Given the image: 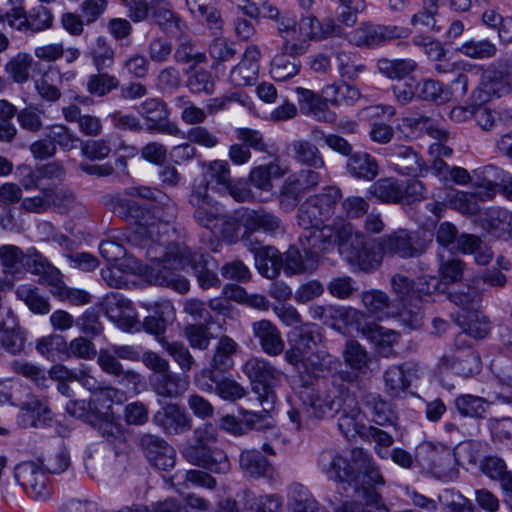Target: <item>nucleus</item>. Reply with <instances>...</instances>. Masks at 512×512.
<instances>
[{
  "instance_id": "obj_47",
  "label": "nucleus",
  "mask_w": 512,
  "mask_h": 512,
  "mask_svg": "<svg viewBox=\"0 0 512 512\" xmlns=\"http://www.w3.org/2000/svg\"><path fill=\"white\" fill-rule=\"evenodd\" d=\"M22 201V190L14 183H4L0 186V225L4 229L13 226V209L11 205Z\"/></svg>"
},
{
  "instance_id": "obj_1",
  "label": "nucleus",
  "mask_w": 512,
  "mask_h": 512,
  "mask_svg": "<svg viewBox=\"0 0 512 512\" xmlns=\"http://www.w3.org/2000/svg\"><path fill=\"white\" fill-rule=\"evenodd\" d=\"M341 190L335 186L323 189L319 194L309 196L299 207L297 224L303 229L299 243L306 253L317 257L333 251L336 247L341 255L344 242L359 241L360 236L350 223H334L333 225L320 224L329 219L340 200Z\"/></svg>"
},
{
  "instance_id": "obj_35",
  "label": "nucleus",
  "mask_w": 512,
  "mask_h": 512,
  "mask_svg": "<svg viewBox=\"0 0 512 512\" xmlns=\"http://www.w3.org/2000/svg\"><path fill=\"white\" fill-rule=\"evenodd\" d=\"M262 350L270 356H278L284 352V341L278 328L270 321L261 320L252 325Z\"/></svg>"
},
{
  "instance_id": "obj_25",
  "label": "nucleus",
  "mask_w": 512,
  "mask_h": 512,
  "mask_svg": "<svg viewBox=\"0 0 512 512\" xmlns=\"http://www.w3.org/2000/svg\"><path fill=\"white\" fill-rule=\"evenodd\" d=\"M441 370L452 371L463 377L472 376L480 371L479 356L472 350H454L445 353L439 360Z\"/></svg>"
},
{
  "instance_id": "obj_63",
  "label": "nucleus",
  "mask_w": 512,
  "mask_h": 512,
  "mask_svg": "<svg viewBox=\"0 0 512 512\" xmlns=\"http://www.w3.org/2000/svg\"><path fill=\"white\" fill-rule=\"evenodd\" d=\"M119 360L112 350L107 348L99 351L97 362L102 371L109 375L123 379L134 378L136 376L134 371L124 369Z\"/></svg>"
},
{
  "instance_id": "obj_61",
  "label": "nucleus",
  "mask_w": 512,
  "mask_h": 512,
  "mask_svg": "<svg viewBox=\"0 0 512 512\" xmlns=\"http://www.w3.org/2000/svg\"><path fill=\"white\" fill-rule=\"evenodd\" d=\"M113 412L99 411L98 416L92 425L108 442L114 443L125 438L124 429L121 424L113 419Z\"/></svg>"
},
{
  "instance_id": "obj_20",
  "label": "nucleus",
  "mask_w": 512,
  "mask_h": 512,
  "mask_svg": "<svg viewBox=\"0 0 512 512\" xmlns=\"http://www.w3.org/2000/svg\"><path fill=\"white\" fill-rule=\"evenodd\" d=\"M343 35V27L336 23L334 19L327 18L320 22L316 17L309 15L303 16L299 20L296 41L291 43H303L308 47L309 40H323L328 37H337Z\"/></svg>"
},
{
  "instance_id": "obj_42",
  "label": "nucleus",
  "mask_w": 512,
  "mask_h": 512,
  "mask_svg": "<svg viewBox=\"0 0 512 512\" xmlns=\"http://www.w3.org/2000/svg\"><path fill=\"white\" fill-rule=\"evenodd\" d=\"M288 512H319L318 502L309 489L300 483H293L287 492Z\"/></svg>"
},
{
  "instance_id": "obj_62",
  "label": "nucleus",
  "mask_w": 512,
  "mask_h": 512,
  "mask_svg": "<svg viewBox=\"0 0 512 512\" xmlns=\"http://www.w3.org/2000/svg\"><path fill=\"white\" fill-rule=\"evenodd\" d=\"M455 406L462 416L483 418L486 415L489 403L482 397L462 394L455 399Z\"/></svg>"
},
{
  "instance_id": "obj_10",
  "label": "nucleus",
  "mask_w": 512,
  "mask_h": 512,
  "mask_svg": "<svg viewBox=\"0 0 512 512\" xmlns=\"http://www.w3.org/2000/svg\"><path fill=\"white\" fill-rule=\"evenodd\" d=\"M411 30L398 25L375 24L370 21L361 22L356 28L346 32L343 37L350 45L357 48L375 49L395 39L409 37Z\"/></svg>"
},
{
  "instance_id": "obj_27",
  "label": "nucleus",
  "mask_w": 512,
  "mask_h": 512,
  "mask_svg": "<svg viewBox=\"0 0 512 512\" xmlns=\"http://www.w3.org/2000/svg\"><path fill=\"white\" fill-rule=\"evenodd\" d=\"M53 413L45 399L31 397L22 403L17 421L23 428H39L47 426Z\"/></svg>"
},
{
  "instance_id": "obj_54",
  "label": "nucleus",
  "mask_w": 512,
  "mask_h": 512,
  "mask_svg": "<svg viewBox=\"0 0 512 512\" xmlns=\"http://www.w3.org/2000/svg\"><path fill=\"white\" fill-rule=\"evenodd\" d=\"M417 97L438 104L446 103L453 99V93L444 87L438 80L424 79L417 83Z\"/></svg>"
},
{
  "instance_id": "obj_48",
  "label": "nucleus",
  "mask_w": 512,
  "mask_h": 512,
  "mask_svg": "<svg viewBox=\"0 0 512 512\" xmlns=\"http://www.w3.org/2000/svg\"><path fill=\"white\" fill-rule=\"evenodd\" d=\"M62 79L63 75L57 67H49L42 77L35 81V88L43 100L56 102L61 97Z\"/></svg>"
},
{
  "instance_id": "obj_46",
  "label": "nucleus",
  "mask_w": 512,
  "mask_h": 512,
  "mask_svg": "<svg viewBox=\"0 0 512 512\" xmlns=\"http://www.w3.org/2000/svg\"><path fill=\"white\" fill-rule=\"evenodd\" d=\"M337 71L341 78L354 81L366 71L359 55L351 50H338L334 54Z\"/></svg>"
},
{
  "instance_id": "obj_19",
  "label": "nucleus",
  "mask_w": 512,
  "mask_h": 512,
  "mask_svg": "<svg viewBox=\"0 0 512 512\" xmlns=\"http://www.w3.org/2000/svg\"><path fill=\"white\" fill-rule=\"evenodd\" d=\"M306 52V45L303 43H283L281 53L274 56L271 62L270 74L276 81H285L294 77L300 70V62L297 56Z\"/></svg>"
},
{
  "instance_id": "obj_11",
  "label": "nucleus",
  "mask_w": 512,
  "mask_h": 512,
  "mask_svg": "<svg viewBox=\"0 0 512 512\" xmlns=\"http://www.w3.org/2000/svg\"><path fill=\"white\" fill-rule=\"evenodd\" d=\"M238 6L246 15L256 18L260 15L276 23L278 33L285 41H296L299 21L289 11L280 12L268 0H229Z\"/></svg>"
},
{
  "instance_id": "obj_3",
  "label": "nucleus",
  "mask_w": 512,
  "mask_h": 512,
  "mask_svg": "<svg viewBox=\"0 0 512 512\" xmlns=\"http://www.w3.org/2000/svg\"><path fill=\"white\" fill-rule=\"evenodd\" d=\"M186 230L182 226V233H173L171 230L157 233L141 244H133L139 249H145V255L153 265L150 268V277L155 284L171 288L181 294L188 292L189 281L181 274L190 266L191 250L184 243Z\"/></svg>"
},
{
  "instance_id": "obj_26",
  "label": "nucleus",
  "mask_w": 512,
  "mask_h": 512,
  "mask_svg": "<svg viewBox=\"0 0 512 512\" xmlns=\"http://www.w3.org/2000/svg\"><path fill=\"white\" fill-rule=\"evenodd\" d=\"M152 390L164 398H178L189 388L190 380L187 374H178L171 369L163 374H152L149 378Z\"/></svg>"
},
{
  "instance_id": "obj_17",
  "label": "nucleus",
  "mask_w": 512,
  "mask_h": 512,
  "mask_svg": "<svg viewBox=\"0 0 512 512\" xmlns=\"http://www.w3.org/2000/svg\"><path fill=\"white\" fill-rule=\"evenodd\" d=\"M106 316L126 332L138 330L139 321L132 302L119 292H112L103 300Z\"/></svg>"
},
{
  "instance_id": "obj_33",
  "label": "nucleus",
  "mask_w": 512,
  "mask_h": 512,
  "mask_svg": "<svg viewBox=\"0 0 512 512\" xmlns=\"http://www.w3.org/2000/svg\"><path fill=\"white\" fill-rule=\"evenodd\" d=\"M482 226L494 237L512 240V212L507 209L488 208L484 212Z\"/></svg>"
},
{
  "instance_id": "obj_15",
  "label": "nucleus",
  "mask_w": 512,
  "mask_h": 512,
  "mask_svg": "<svg viewBox=\"0 0 512 512\" xmlns=\"http://www.w3.org/2000/svg\"><path fill=\"white\" fill-rule=\"evenodd\" d=\"M14 476L27 495L34 500H46L52 494L49 478L34 462H22L15 467Z\"/></svg>"
},
{
  "instance_id": "obj_6",
  "label": "nucleus",
  "mask_w": 512,
  "mask_h": 512,
  "mask_svg": "<svg viewBox=\"0 0 512 512\" xmlns=\"http://www.w3.org/2000/svg\"><path fill=\"white\" fill-rule=\"evenodd\" d=\"M243 372L250 379L252 390L263 407L264 414L249 413L246 421L252 428L269 430L274 435L275 422L270 415L277 402L275 389L285 377L282 370L264 358L252 357L243 365Z\"/></svg>"
},
{
  "instance_id": "obj_4",
  "label": "nucleus",
  "mask_w": 512,
  "mask_h": 512,
  "mask_svg": "<svg viewBox=\"0 0 512 512\" xmlns=\"http://www.w3.org/2000/svg\"><path fill=\"white\" fill-rule=\"evenodd\" d=\"M361 240L344 242L341 257L353 269L372 271L379 267L385 255L402 258L417 257L426 248L418 232L399 229L382 237L377 243L371 242L363 233L355 231Z\"/></svg>"
},
{
  "instance_id": "obj_49",
  "label": "nucleus",
  "mask_w": 512,
  "mask_h": 512,
  "mask_svg": "<svg viewBox=\"0 0 512 512\" xmlns=\"http://www.w3.org/2000/svg\"><path fill=\"white\" fill-rule=\"evenodd\" d=\"M149 16L163 29L174 26L182 31L185 27L184 22L172 10V5L169 0H150Z\"/></svg>"
},
{
  "instance_id": "obj_43",
  "label": "nucleus",
  "mask_w": 512,
  "mask_h": 512,
  "mask_svg": "<svg viewBox=\"0 0 512 512\" xmlns=\"http://www.w3.org/2000/svg\"><path fill=\"white\" fill-rule=\"evenodd\" d=\"M243 220L245 227L252 231L262 230L271 235L284 232L281 220L273 213L264 210L249 211Z\"/></svg>"
},
{
  "instance_id": "obj_29",
  "label": "nucleus",
  "mask_w": 512,
  "mask_h": 512,
  "mask_svg": "<svg viewBox=\"0 0 512 512\" xmlns=\"http://www.w3.org/2000/svg\"><path fill=\"white\" fill-rule=\"evenodd\" d=\"M259 58L258 47H247L242 60L230 71L231 83L238 87L252 85L258 76Z\"/></svg>"
},
{
  "instance_id": "obj_32",
  "label": "nucleus",
  "mask_w": 512,
  "mask_h": 512,
  "mask_svg": "<svg viewBox=\"0 0 512 512\" xmlns=\"http://www.w3.org/2000/svg\"><path fill=\"white\" fill-rule=\"evenodd\" d=\"M174 315V307L170 301L155 302L152 314L145 317L143 321L144 330L147 333L153 334L160 344L161 339H167L164 334L167 326L173 321Z\"/></svg>"
},
{
  "instance_id": "obj_37",
  "label": "nucleus",
  "mask_w": 512,
  "mask_h": 512,
  "mask_svg": "<svg viewBox=\"0 0 512 512\" xmlns=\"http://www.w3.org/2000/svg\"><path fill=\"white\" fill-rule=\"evenodd\" d=\"M385 155L396 157L401 160H411L396 169L399 173L404 175L425 176L428 173V168L422 157L414 151L411 147L405 145H394L385 150Z\"/></svg>"
},
{
  "instance_id": "obj_57",
  "label": "nucleus",
  "mask_w": 512,
  "mask_h": 512,
  "mask_svg": "<svg viewBox=\"0 0 512 512\" xmlns=\"http://www.w3.org/2000/svg\"><path fill=\"white\" fill-rule=\"evenodd\" d=\"M160 345L173 361L177 363L183 374L191 371L196 361L183 342L161 339Z\"/></svg>"
},
{
  "instance_id": "obj_39",
  "label": "nucleus",
  "mask_w": 512,
  "mask_h": 512,
  "mask_svg": "<svg viewBox=\"0 0 512 512\" xmlns=\"http://www.w3.org/2000/svg\"><path fill=\"white\" fill-rule=\"evenodd\" d=\"M255 264L262 276L274 279L280 273L284 259L275 247L264 246L255 250Z\"/></svg>"
},
{
  "instance_id": "obj_36",
  "label": "nucleus",
  "mask_w": 512,
  "mask_h": 512,
  "mask_svg": "<svg viewBox=\"0 0 512 512\" xmlns=\"http://www.w3.org/2000/svg\"><path fill=\"white\" fill-rule=\"evenodd\" d=\"M190 267L202 288L208 289L220 284L216 274L217 264L208 254L191 251Z\"/></svg>"
},
{
  "instance_id": "obj_16",
  "label": "nucleus",
  "mask_w": 512,
  "mask_h": 512,
  "mask_svg": "<svg viewBox=\"0 0 512 512\" xmlns=\"http://www.w3.org/2000/svg\"><path fill=\"white\" fill-rule=\"evenodd\" d=\"M416 460L435 477L444 479L453 465L454 454L441 443L423 442L417 447Z\"/></svg>"
},
{
  "instance_id": "obj_8",
  "label": "nucleus",
  "mask_w": 512,
  "mask_h": 512,
  "mask_svg": "<svg viewBox=\"0 0 512 512\" xmlns=\"http://www.w3.org/2000/svg\"><path fill=\"white\" fill-rule=\"evenodd\" d=\"M449 299L461 308L455 316L456 324L475 339H483L490 331L486 317L478 310L480 293L471 287H463L449 293Z\"/></svg>"
},
{
  "instance_id": "obj_44",
  "label": "nucleus",
  "mask_w": 512,
  "mask_h": 512,
  "mask_svg": "<svg viewBox=\"0 0 512 512\" xmlns=\"http://www.w3.org/2000/svg\"><path fill=\"white\" fill-rule=\"evenodd\" d=\"M85 56L92 60L98 72L108 70L114 65L115 52L104 36H98L90 42Z\"/></svg>"
},
{
  "instance_id": "obj_28",
  "label": "nucleus",
  "mask_w": 512,
  "mask_h": 512,
  "mask_svg": "<svg viewBox=\"0 0 512 512\" xmlns=\"http://www.w3.org/2000/svg\"><path fill=\"white\" fill-rule=\"evenodd\" d=\"M239 466L249 477L264 478L270 482L277 480L278 475L273 465L256 449H245L240 453Z\"/></svg>"
},
{
  "instance_id": "obj_31",
  "label": "nucleus",
  "mask_w": 512,
  "mask_h": 512,
  "mask_svg": "<svg viewBox=\"0 0 512 512\" xmlns=\"http://www.w3.org/2000/svg\"><path fill=\"white\" fill-rule=\"evenodd\" d=\"M224 364V337L221 336L213 357L212 370L205 371L201 377L195 378L196 385L204 391L215 392L224 398V377L220 375Z\"/></svg>"
},
{
  "instance_id": "obj_64",
  "label": "nucleus",
  "mask_w": 512,
  "mask_h": 512,
  "mask_svg": "<svg viewBox=\"0 0 512 512\" xmlns=\"http://www.w3.org/2000/svg\"><path fill=\"white\" fill-rule=\"evenodd\" d=\"M119 86L120 82L116 76L100 71L88 76L86 89L94 96L103 97Z\"/></svg>"
},
{
  "instance_id": "obj_52",
  "label": "nucleus",
  "mask_w": 512,
  "mask_h": 512,
  "mask_svg": "<svg viewBox=\"0 0 512 512\" xmlns=\"http://www.w3.org/2000/svg\"><path fill=\"white\" fill-rule=\"evenodd\" d=\"M16 296L35 314L45 315L51 310L48 299L40 294L37 287L31 284L19 285L16 289Z\"/></svg>"
},
{
  "instance_id": "obj_22",
  "label": "nucleus",
  "mask_w": 512,
  "mask_h": 512,
  "mask_svg": "<svg viewBox=\"0 0 512 512\" xmlns=\"http://www.w3.org/2000/svg\"><path fill=\"white\" fill-rule=\"evenodd\" d=\"M243 509L236 501L226 500V512H282L283 497L276 493L255 495L245 492L242 496Z\"/></svg>"
},
{
  "instance_id": "obj_60",
  "label": "nucleus",
  "mask_w": 512,
  "mask_h": 512,
  "mask_svg": "<svg viewBox=\"0 0 512 512\" xmlns=\"http://www.w3.org/2000/svg\"><path fill=\"white\" fill-rule=\"evenodd\" d=\"M343 357L346 364L354 371L361 374L368 372L370 358L365 348L359 342L354 340L348 341L343 350Z\"/></svg>"
},
{
  "instance_id": "obj_59",
  "label": "nucleus",
  "mask_w": 512,
  "mask_h": 512,
  "mask_svg": "<svg viewBox=\"0 0 512 512\" xmlns=\"http://www.w3.org/2000/svg\"><path fill=\"white\" fill-rule=\"evenodd\" d=\"M26 251L13 244H3L0 246V264L3 272L15 276L22 271Z\"/></svg>"
},
{
  "instance_id": "obj_34",
  "label": "nucleus",
  "mask_w": 512,
  "mask_h": 512,
  "mask_svg": "<svg viewBox=\"0 0 512 512\" xmlns=\"http://www.w3.org/2000/svg\"><path fill=\"white\" fill-rule=\"evenodd\" d=\"M28 272L40 276L49 285L60 282V271L35 247L26 250L24 266Z\"/></svg>"
},
{
  "instance_id": "obj_41",
  "label": "nucleus",
  "mask_w": 512,
  "mask_h": 512,
  "mask_svg": "<svg viewBox=\"0 0 512 512\" xmlns=\"http://www.w3.org/2000/svg\"><path fill=\"white\" fill-rule=\"evenodd\" d=\"M292 158L302 164L314 169L325 167V161L317 146L308 140L297 139L289 144Z\"/></svg>"
},
{
  "instance_id": "obj_45",
  "label": "nucleus",
  "mask_w": 512,
  "mask_h": 512,
  "mask_svg": "<svg viewBox=\"0 0 512 512\" xmlns=\"http://www.w3.org/2000/svg\"><path fill=\"white\" fill-rule=\"evenodd\" d=\"M351 176L364 181H372L379 173L378 163L368 153H355L351 155L346 164Z\"/></svg>"
},
{
  "instance_id": "obj_7",
  "label": "nucleus",
  "mask_w": 512,
  "mask_h": 512,
  "mask_svg": "<svg viewBox=\"0 0 512 512\" xmlns=\"http://www.w3.org/2000/svg\"><path fill=\"white\" fill-rule=\"evenodd\" d=\"M203 174L204 187L192 190L189 203L195 208L194 217L199 225L207 228L218 239L224 237L222 204L209 192L222 195L224 190V161L214 160L206 165Z\"/></svg>"
},
{
  "instance_id": "obj_55",
  "label": "nucleus",
  "mask_w": 512,
  "mask_h": 512,
  "mask_svg": "<svg viewBox=\"0 0 512 512\" xmlns=\"http://www.w3.org/2000/svg\"><path fill=\"white\" fill-rule=\"evenodd\" d=\"M366 337L375 345L378 352L387 357L391 348L398 342L399 335L392 329L371 325L364 330Z\"/></svg>"
},
{
  "instance_id": "obj_14",
  "label": "nucleus",
  "mask_w": 512,
  "mask_h": 512,
  "mask_svg": "<svg viewBox=\"0 0 512 512\" xmlns=\"http://www.w3.org/2000/svg\"><path fill=\"white\" fill-rule=\"evenodd\" d=\"M320 339L318 328L315 325L305 324L293 329L288 334V349L284 352V360L297 372L311 350L316 348Z\"/></svg>"
},
{
  "instance_id": "obj_18",
  "label": "nucleus",
  "mask_w": 512,
  "mask_h": 512,
  "mask_svg": "<svg viewBox=\"0 0 512 512\" xmlns=\"http://www.w3.org/2000/svg\"><path fill=\"white\" fill-rule=\"evenodd\" d=\"M440 282L436 277L422 276L418 278L414 285V295L412 307H404L400 312L401 321L411 329H418L422 325L423 313L420 303L424 298H429L438 289Z\"/></svg>"
},
{
  "instance_id": "obj_40",
  "label": "nucleus",
  "mask_w": 512,
  "mask_h": 512,
  "mask_svg": "<svg viewBox=\"0 0 512 512\" xmlns=\"http://www.w3.org/2000/svg\"><path fill=\"white\" fill-rule=\"evenodd\" d=\"M297 93L300 96V109L304 114L323 122H331L335 119L334 113L328 110L327 104L314 92L299 87Z\"/></svg>"
},
{
  "instance_id": "obj_21",
  "label": "nucleus",
  "mask_w": 512,
  "mask_h": 512,
  "mask_svg": "<svg viewBox=\"0 0 512 512\" xmlns=\"http://www.w3.org/2000/svg\"><path fill=\"white\" fill-rule=\"evenodd\" d=\"M141 448L149 463L159 470L167 471L176 462L175 450L164 439L152 434H144L140 439Z\"/></svg>"
},
{
  "instance_id": "obj_53",
  "label": "nucleus",
  "mask_w": 512,
  "mask_h": 512,
  "mask_svg": "<svg viewBox=\"0 0 512 512\" xmlns=\"http://www.w3.org/2000/svg\"><path fill=\"white\" fill-rule=\"evenodd\" d=\"M362 303L368 313L378 320L392 315L389 297L380 290H371L362 294Z\"/></svg>"
},
{
  "instance_id": "obj_9",
  "label": "nucleus",
  "mask_w": 512,
  "mask_h": 512,
  "mask_svg": "<svg viewBox=\"0 0 512 512\" xmlns=\"http://www.w3.org/2000/svg\"><path fill=\"white\" fill-rule=\"evenodd\" d=\"M347 392L343 390H330L327 393L319 391H311L307 398L303 400L301 407L291 406L287 411L288 418L295 430H300L308 424V416L306 415L307 406L316 418L332 417L340 412L342 407V396Z\"/></svg>"
},
{
  "instance_id": "obj_38",
  "label": "nucleus",
  "mask_w": 512,
  "mask_h": 512,
  "mask_svg": "<svg viewBox=\"0 0 512 512\" xmlns=\"http://www.w3.org/2000/svg\"><path fill=\"white\" fill-rule=\"evenodd\" d=\"M25 334L14 317L9 321L0 320V349L9 354H20L25 347Z\"/></svg>"
},
{
  "instance_id": "obj_12",
  "label": "nucleus",
  "mask_w": 512,
  "mask_h": 512,
  "mask_svg": "<svg viewBox=\"0 0 512 512\" xmlns=\"http://www.w3.org/2000/svg\"><path fill=\"white\" fill-rule=\"evenodd\" d=\"M423 374L422 367L415 362L390 365L383 373L384 391L390 398H404L411 387L418 386Z\"/></svg>"
},
{
  "instance_id": "obj_50",
  "label": "nucleus",
  "mask_w": 512,
  "mask_h": 512,
  "mask_svg": "<svg viewBox=\"0 0 512 512\" xmlns=\"http://www.w3.org/2000/svg\"><path fill=\"white\" fill-rule=\"evenodd\" d=\"M338 361L324 350H311L303 366L298 370L309 376L319 377L324 372H330L336 368Z\"/></svg>"
},
{
  "instance_id": "obj_13",
  "label": "nucleus",
  "mask_w": 512,
  "mask_h": 512,
  "mask_svg": "<svg viewBox=\"0 0 512 512\" xmlns=\"http://www.w3.org/2000/svg\"><path fill=\"white\" fill-rule=\"evenodd\" d=\"M137 112L147 121L146 130L151 134H165L184 138V132L169 120V109L159 98H149L140 103Z\"/></svg>"
},
{
  "instance_id": "obj_24",
  "label": "nucleus",
  "mask_w": 512,
  "mask_h": 512,
  "mask_svg": "<svg viewBox=\"0 0 512 512\" xmlns=\"http://www.w3.org/2000/svg\"><path fill=\"white\" fill-rule=\"evenodd\" d=\"M340 412L338 427L341 433L347 439L355 438L357 435L362 437L368 426L363 423V416L356 399L349 393L342 396Z\"/></svg>"
},
{
  "instance_id": "obj_23",
  "label": "nucleus",
  "mask_w": 512,
  "mask_h": 512,
  "mask_svg": "<svg viewBox=\"0 0 512 512\" xmlns=\"http://www.w3.org/2000/svg\"><path fill=\"white\" fill-rule=\"evenodd\" d=\"M153 422L167 434H181L191 429L192 419L177 404L168 403L153 416Z\"/></svg>"
},
{
  "instance_id": "obj_58",
  "label": "nucleus",
  "mask_w": 512,
  "mask_h": 512,
  "mask_svg": "<svg viewBox=\"0 0 512 512\" xmlns=\"http://www.w3.org/2000/svg\"><path fill=\"white\" fill-rule=\"evenodd\" d=\"M417 67L412 59H387L377 61L378 71L389 79H403L410 75Z\"/></svg>"
},
{
  "instance_id": "obj_56",
  "label": "nucleus",
  "mask_w": 512,
  "mask_h": 512,
  "mask_svg": "<svg viewBox=\"0 0 512 512\" xmlns=\"http://www.w3.org/2000/svg\"><path fill=\"white\" fill-rule=\"evenodd\" d=\"M325 99L333 105H352L359 100L361 93L355 86L342 83L327 85L323 89Z\"/></svg>"
},
{
  "instance_id": "obj_2",
  "label": "nucleus",
  "mask_w": 512,
  "mask_h": 512,
  "mask_svg": "<svg viewBox=\"0 0 512 512\" xmlns=\"http://www.w3.org/2000/svg\"><path fill=\"white\" fill-rule=\"evenodd\" d=\"M130 195L154 200L155 203L142 206L136 200L119 195L111 198L110 208L113 212L135 223L134 229L127 236L129 243L141 244L149 240L150 236L168 230L182 233V226L176 223L178 207L161 190L141 186L132 188Z\"/></svg>"
},
{
  "instance_id": "obj_51",
  "label": "nucleus",
  "mask_w": 512,
  "mask_h": 512,
  "mask_svg": "<svg viewBox=\"0 0 512 512\" xmlns=\"http://www.w3.org/2000/svg\"><path fill=\"white\" fill-rule=\"evenodd\" d=\"M368 194L382 203L402 202L401 183L394 178H382L368 188Z\"/></svg>"
},
{
  "instance_id": "obj_5",
  "label": "nucleus",
  "mask_w": 512,
  "mask_h": 512,
  "mask_svg": "<svg viewBox=\"0 0 512 512\" xmlns=\"http://www.w3.org/2000/svg\"><path fill=\"white\" fill-rule=\"evenodd\" d=\"M318 467L326 477L338 484L352 488L355 492L372 489L368 486L385 485V479L370 453L362 448L351 450L350 460L339 454L326 452L321 454Z\"/></svg>"
},
{
  "instance_id": "obj_30",
  "label": "nucleus",
  "mask_w": 512,
  "mask_h": 512,
  "mask_svg": "<svg viewBox=\"0 0 512 512\" xmlns=\"http://www.w3.org/2000/svg\"><path fill=\"white\" fill-rule=\"evenodd\" d=\"M273 160L267 164L255 166L249 173V181L255 188L270 192L273 189L272 179L282 178L288 173V166L282 165L277 153L270 154Z\"/></svg>"
}]
</instances>
